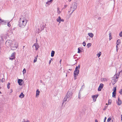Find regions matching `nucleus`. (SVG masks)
I'll return each mask as SVG.
<instances>
[{
	"instance_id": "52",
	"label": "nucleus",
	"mask_w": 122,
	"mask_h": 122,
	"mask_svg": "<svg viewBox=\"0 0 122 122\" xmlns=\"http://www.w3.org/2000/svg\"><path fill=\"white\" fill-rule=\"evenodd\" d=\"M72 10V9H71L70 10L68 11L69 12H71Z\"/></svg>"
},
{
	"instance_id": "63",
	"label": "nucleus",
	"mask_w": 122,
	"mask_h": 122,
	"mask_svg": "<svg viewBox=\"0 0 122 122\" xmlns=\"http://www.w3.org/2000/svg\"><path fill=\"white\" fill-rule=\"evenodd\" d=\"M1 79H0V82H1Z\"/></svg>"
},
{
	"instance_id": "26",
	"label": "nucleus",
	"mask_w": 122,
	"mask_h": 122,
	"mask_svg": "<svg viewBox=\"0 0 122 122\" xmlns=\"http://www.w3.org/2000/svg\"><path fill=\"white\" fill-rule=\"evenodd\" d=\"M38 56L37 55V56H36V57H35L34 60V62L35 63L36 62L37 60V57H38Z\"/></svg>"
},
{
	"instance_id": "44",
	"label": "nucleus",
	"mask_w": 122,
	"mask_h": 122,
	"mask_svg": "<svg viewBox=\"0 0 122 122\" xmlns=\"http://www.w3.org/2000/svg\"><path fill=\"white\" fill-rule=\"evenodd\" d=\"M106 119H107V117H105L104 119V122H105L106 120Z\"/></svg>"
},
{
	"instance_id": "40",
	"label": "nucleus",
	"mask_w": 122,
	"mask_h": 122,
	"mask_svg": "<svg viewBox=\"0 0 122 122\" xmlns=\"http://www.w3.org/2000/svg\"><path fill=\"white\" fill-rule=\"evenodd\" d=\"M107 107H108V106H107H107H105V108H104L103 109V110H106V109L107 108Z\"/></svg>"
},
{
	"instance_id": "43",
	"label": "nucleus",
	"mask_w": 122,
	"mask_h": 122,
	"mask_svg": "<svg viewBox=\"0 0 122 122\" xmlns=\"http://www.w3.org/2000/svg\"><path fill=\"white\" fill-rule=\"evenodd\" d=\"M119 92L121 94H122V89L120 90Z\"/></svg>"
},
{
	"instance_id": "10",
	"label": "nucleus",
	"mask_w": 122,
	"mask_h": 122,
	"mask_svg": "<svg viewBox=\"0 0 122 122\" xmlns=\"http://www.w3.org/2000/svg\"><path fill=\"white\" fill-rule=\"evenodd\" d=\"M33 46H35L36 50V51L38 49V48L39 47V46L38 44L37 43H35L33 45L32 47H33Z\"/></svg>"
},
{
	"instance_id": "48",
	"label": "nucleus",
	"mask_w": 122,
	"mask_h": 122,
	"mask_svg": "<svg viewBox=\"0 0 122 122\" xmlns=\"http://www.w3.org/2000/svg\"><path fill=\"white\" fill-rule=\"evenodd\" d=\"M61 59L60 60V61H59L60 63V64H61Z\"/></svg>"
},
{
	"instance_id": "55",
	"label": "nucleus",
	"mask_w": 122,
	"mask_h": 122,
	"mask_svg": "<svg viewBox=\"0 0 122 122\" xmlns=\"http://www.w3.org/2000/svg\"><path fill=\"white\" fill-rule=\"evenodd\" d=\"M24 120V121L22 122H26V121L25 120Z\"/></svg>"
},
{
	"instance_id": "22",
	"label": "nucleus",
	"mask_w": 122,
	"mask_h": 122,
	"mask_svg": "<svg viewBox=\"0 0 122 122\" xmlns=\"http://www.w3.org/2000/svg\"><path fill=\"white\" fill-rule=\"evenodd\" d=\"M7 21H8L7 20H2V22H4V24H6V23H7Z\"/></svg>"
},
{
	"instance_id": "51",
	"label": "nucleus",
	"mask_w": 122,
	"mask_h": 122,
	"mask_svg": "<svg viewBox=\"0 0 122 122\" xmlns=\"http://www.w3.org/2000/svg\"><path fill=\"white\" fill-rule=\"evenodd\" d=\"M121 120L122 121V115H121Z\"/></svg>"
},
{
	"instance_id": "31",
	"label": "nucleus",
	"mask_w": 122,
	"mask_h": 122,
	"mask_svg": "<svg viewBox=\"0 0 122 122\" xmlns=\"http://www.w3.org/2000/svg\"><path fill=\"white\" fill-rule=\"evenodd\" d=\"M81 52V51L80 49V48H78V53H80Z\"/></svg>"
},
{
	"instance_id": "5",
	"label": "nucleus",
	"mask_w": 122,
	"mask_h": 122,
	"mask_svg": "<svg viewBox=\"0 0 122 122\" xmlns=\"http://www.w3.org/2000/svg\"><path fill=\"white\" fill-rule=\"evenodd\" d=\"M80 65H79L78 66H76L75 70L74 72V74H78L79 72V69H80Z\"/></svg>"
},
{
	"instance_id": "33",
	"label": "nucleus",
	"mask_w": 122,
	"mask_h": 122,
	"mask_svg": "<svg viewBox=\"0 0 122 122\" xmlns=\"http://www.w3.org/2000/svg\"><path fill=\"white\" fill-rule=\"evenodd\" d=\"M26 70L25 68H24L23 69V74L25 73H26Z\"/></svg>"
},
{
	"instance_id": "30",
	"label": "nucleus",
	"mask_w": 122,
	"mask_h": 122,
	"mask_svg": "<svg viewBox=\"0 0 122 122\" xmlns=\"http://www.w3.org/2000/svg\"><path fill=\"white\" fill-rule=\"evenodd\" d=\"M116 90H117L116 87H114V88H113L114 91L113 92H116Z\"/></svg>"
},
{
	"instance_id": "34",
	"label": "nucleus",
	"mask_w": 122,
	"mask_h": 122,
	"mask_svg": "<svg viewBox=\"0 0 122 122\" xmlns=\"http://www.w3.org/2000/svg\"><path fill=\"white\" fill-rule=\"evenodd\" d=\"M101 52H100L99 53H98L97 55V56H98V57H99L101 55Z\"/></svg>"
},
{
	"instance_id": "24",
	"label": "nucleus",
	"mask_w": 122,
	"mask_h": 122,
	"mask_svg": "<svg viewBox=\"0 0 122 122\" xmlns=\"http://www.w3.org/2000/svg\"><path fill=\"white\" fill-rule=\"evenodd\" d=\"M10 83L8 82L7 84V88L8 89H9L10 87Z\"/></svg>"
},
{
	"instance_id": "13",
	"label": "nucleus",
	"mask_w": 122,
	"mask_h": 122,
	"mask_svg": "<svg viewBox=\"0 0 122 122\" xmlns=\"http://www.w3.org/2000/svg\"><path fill=\"white\" fill-rule=\"evenodd\" d=\"M23 81V80L22 79H18V82L19 85H22V82Z\"/></svg>"
},
{
	"instance_id": "49",
	"label": "nucleus",
	"mask_w": 122,
	"mask_h": 122,
	"mask_svg": "<svg viewBox=\"0 0 122 122\" xmlns=\"http://www.w3.org/2000/svg\"><path fill=\"white\" fill-rule=\"evenodd\" d=\"M51 60H50L49 61V64H50L51 63Z\"/></svg>"
},
{
	"instance_id": "1",
	"label": "nucleus",
	"mask_w": 122,
	"mask_h": 122,
	"mask_svg": "<svg viewBox=\"0 0 122 122\" xmlns=\"http://www.w3.org/2000/svg\"><path fill=\"white\" fill-rule=\"evenodd\" d=\"M72 93L71 90H69L67 93V95L64 99V102L62 103V105H63L64 102L66 104L67 102L69 101L72 98Z\"/></svg>"
},
{
	"instance_id": "36",
	"label": "nucleus",
	"mask_w": 122,
	"mask_h": 122,
	"mask_svg": "<svg viewBox=\"0 0 122 122\" xmlns=\"http://www.w3.org/2000/svg\"><path fill=\"white\" fill-rule=\"evenodd\" d=\"M119 36L121 37H122V31L119 34Z\"/></svg>"
},
{
	"instance_id": "38",
	"label": "nucleus",
	"mask_w": 122,
	"mask_h": 122,
	"mask_svg": "<svg viewBox=\"0 0 122 122\" xmlns=\"http://www.w3.org/2000/svg\"><path fill=\"white\" fill-rule=\"evenodd\" d=\"M83 45L84 46H85L86 45V43L85 41H84L83 43Z\"/></svg>"
},
{
	"instance_id": "8",
	"label": "nucleus",
	"mask_w": 122,
	"mask_h": 122,
	"mask_svg": "<svg viewBox=\"0 0 122 122\" xmlns=\"http://www.w3.org/2000/svg\"><path fill=\"white\" fill-rule=\"evenodd\" d=\"M15 52H13L11 55L10 56V60H12L15 59Z\"/></svg>"
},
{
	"instance_id": "46",
	"label": "nucleus",
	"mask_w": 122,
	"mask_h": 122,
	"mask_svg": "<svg viewBox=\"0 0 122 122\" xmlns=\"http://www.w3.org/2000/svg\"><path fill=\"white\" fill-rule=\"evenodd\" d=\"M101 17H99L98 18V20H101Z\"/></svg>"
},
{
	"instance_id": "47",
	"label": "nucleus",
	"mask_w": 122,
	"mask_h": 122,
	"mask_svg": "<svg viewBox=\"0 0 122 122\" xmlns=\"http://www.w3.org/2000/svg\"><path fill=\"white\" fill-rule=\"evenodd\" d=\"M116 49H119V48H118V47L117 46V45L116 46Z\"/></svg>"
},
{
	"instance_id": "15",
	"label": "nucleus",
	"mask_w": 122,
	"mask_h": 122,
	"mask_svg": "<svg viewBox=\"0 0 122 122\" xmlns=\"http://www.w3.org/2000/svg\"><path fill=\"white\" fill-rule=\"evenodd\" d=\"M24 95L23 94L22 92L21 93L20 95L19 96V97H20L21 98H23L24 97Z\"/></svg>"
},
{
	"instance_id": "18",
	"label": "nucleus",
	"mask_w": 122,
	"mask_h": 122,
	"mask_svg": "<svg viewBox=\"0 0 122 122\" xmlns=\"http://www.w3.org/2000/svg\"><path fill=\"white\" fill-rule=\"evenodd\" d=\"M121 41L120 40L118 39L117 41L116 44L117 45H118L120 44L121 43Z\"/></svg>"
},
{
	"instance_id": "41",
	"label": "nucleus",
	"mask_w": 122,
	"mask_h": 122,
	"mask_svg": "<svg viewBox=\"0 0 122 122\" xmlns=\"http://www.w3.org/2000/svg\"><path fill=\"white\" fill-rule=\"evenodd\" d=\"M111 119L110 118H109L107 120V122H109L111 120Z\"/></svg>"
},
{
	"instance_id": "7",
	"label": "nucleus",
	"mask_w": 122,
	"mask_h": 122,
	"mask_svg": "<svg viewBox=\"0 0 122 122\" xmlns=\"http://www.w3.org/2000/svg\"><path fill=\"white\" fill-rule=\"evenodd\" d=\"M77 4L76 2H74L72 4V5L71 7V8H72L73 10H75L77 8Z\"/></svg>"
},
{
	"instance_id": "39",
	"label": "nucleus",
	"mask_w": 122,
	"mask_h": 122,
	"mask_svg": "<svg viewBox=\"0 0 122 122\" xmlns=\"http://www.w3.org/2000/svg\"><path fill=\"white\" fill-rule=\"evenodd\" d=\"M72 12H71L70 14V16H71V15L73 13V12L75 10H73V9H72Z\"/></svg>"
},
{
	"instance_id": "45",
	"label": "nucleus",
	"mask_w": 122,
	"mask_h": 122,
	"mask_svg": "<svg viewBox=\"0 0 122 122\" xmlns=\"http://www.w3.org/2000/svg\"><path fill=\"white\" fill-rule=\"evenodd\" d=\"M109 37H110L111 36V33H109Z\"/></svg>"
},
{
	"instance_id": "3",
	"label": "nucleus",
	"mask_w": 122,
	"mask_h": 122,
	"mask_svg": "<svg viewBox=\"0 0 122 122\" xmlns=\"http://www.w3.org/2000/svg\"><path fill=\"white\" fill-rule=\"evenodd\" d=\"M5 45L7 47H10L13 43L12 41L10 40H8L5 42Z\"/></svg>"
},
{
	"instance_id": "9",
	"label": "nucleus",
	"mask_w": 122,
	"mask_h": 122,
	"mask_svg": "<svg viewBox=\"0 0 122 122\" xmlns=\"http://www.w3.org/2000/svg\"><path fill=\"white\" fill-rule=\"evenodd\" d=\"M98 95H95L92 96V97L93 98V102H95L96 101V99L98 97Z\"/></svg>"
},
{
	"instance_id": "28",
	"label": "nucleus",
	"mask_w": 122,
	"mask_h": 122,
	"mask_svg": "<svg viewBox=\"0 0 122 122\" xmlns=\"http://www.w3.org/2000/svg\"><path fill=\"white\" fill-rule=\"evenodd\" d=\"M57 12L58 14H60L61 13V11L59 10V8H57Z\"/></svg>"
},
{
	"instance_id": "64",
	"label": "nucleus",
	"mask_w": 122,
	"mask_h": 122,
	"mask_svg": "<svg viewBox=\"0 0 122 122\" xmlns=\"http://www.w3.org/2000/svg\"><path fill=\"white\" fill-rule=\"evenodd\" d=\"M111 39L110 38H109V40H110Z\"/></svg>"
},
{
	"instance_id": "2",
	"label": "nucleus",
	"mask_w": 122,
	"mask_h": 122,
	"mask_svg": "<svg viewBox=\"0 0 122 122\" xmlns=\"http://www.w3.org/2000/svg\"><path fill=\"white\" fill-rule=\"evenodd\" d=\"M27 22V21L25 18H20L19 21V26L20 27H23L26 25Z\"/></svg>"
},
{
	"instance_id": "54",
	"label": "nucleus",
	"mask_w": 122,
	"mask_h": 122,
	"mask_svg": "<svg viewBox=\"0 0 122 122\" xmlns=\"http://www.w3.org/2000/svg\"><path fill=\"white\" fill-rule=\"evenodd\" d=\"M26 122H29V120H27L26 121Z\"/></svg>"
},
{
	"instance_id": "62",
	"label": "nucleus",
	"mask_w": 122,
	"mask_h": 122,
	"mask_svg": "<svg viewBox=\"0 0 122 122\" xmlns=\"http://www.w3.org/2000/svg\"><path fill=\"white\" fill-rule=\"evenodd\" d=\"M69 72L68 71H67V74L69 73Z\"/></svg>"
},
{
	"instance_id": "23",
	"label": "nucleus",
	"mask_w": 122,
	"mask_h": 122,
	"mask_svg": "<svg viewBox=\"0 0 122 122\" xmlns=\"http://www.w3.org/2000/svg\"><path fill=\"white\" fill-rule=\"evenodd\" d=\"M41 30H43L44 29V28L45 27L44 25H41Z\"/></svg>"
},
{
	"instance_id": "27",
	"label": "nucleus",
	"mask_w": 122,
	"mask_h": 122,
	"mask_svg": "<svg viewBox=\"0 0 122 122\" xmlns=\"http://www.w3.org/2000/svg\"><path fill=\"white\" fill-rule=\"evenodd\" d=\"M91 43H88L87 45V46L88 48H89L90 46H91Z\"/></svg>"
},
{
	"instance_id": "17",
	"label": "nucleus",
	"mask_w": 122,
	"mask_h": 122,
	"mask_svg": "<svg viewBox=\"0 0 122 122\" xmlns=\"http://www.w3.org/2000/svg\"><path fill=\"white\" fill-rule=\"evenodd\" d=\"M88 35L91 38L93 36V34L91 33H88Z\"/></svg>"
},
{
	"instance_id": "42",
	"label": "nucleus",
	"mask_w": 122,
	"mask_h": 122,
	"mask_svg": "<svg viewBox=\"0 0 122 122\" xmlns=\"http://www.w3.org/2000/svg\"><path fill=\"white\" fill-rule=\"evenodd\" d=\"M67 6V5H65L64 7L62 9H65L66 8Z\"/></svg>"
},
{
	"instance_id": "58",
	"label": "nucleus",
	"mask_w": 122,
	"mask_h": 122,
	"mask_svg": "<svg viewBox=\"0 0 122 122\" xmlns=\"http://www.w3.org/2000/svg\"><path fill=\"white\" fill-rule=\"evenodd\" d=\"M118 49H116V51H117H117H118Z\"/></svg>"
},
{
	"instance_id": "50",
	"label": "nucleus",
	"mask_w": 122,
	"mask_h": 122,
	"mask_svg": "<svg viewBox=\"0 0 122 122\" xmlns=\"http://www.w3.org/2000/svg\"><path fill=\"white\" fill-rule=\"evenodd\" d=\"M95 122H98V120L97 119H95Z\"/></svg>"
},
{
	"instance_id": "12",
	"label": "nucleus",
	"mask_w": 122,
	"mask_h": 122,
	"mask_svg": "<svg viewBox=\"0 0 122 122\" xmlns=\"http://www.w3.org/2000/svg\"><path fill=\"white\" fill-rule=\"evenodd\" d=\"M103 84L102 83L100 84L98 88V91H100L103 87Z\"/></svg>"
},
{
	"instance_id": "61",
	"label": "nucleus",
	"mask_w": 122,
	"mask_h": 122,
	"mask_svg": "<svg viewBox=\"0 0 122 122\" xmlns=\"http://www.w3.org/2000/svg\"><path fill=\"white\" fill-rule=\"evenodd\" d=\"M72 70V69H69V70Z\"/></svg>"
},
{
	"instance_id": "29",
	"label": "nucleus",
	"mask_w": 122,
	"mask_h": 122,
	"mask_svg": "<svg viewBox=\"0 0 122 122\" xmlns=\"http://www.w3.org/2000/svg\"><path fill=\"white\" fill-rule=\"evenodd\" d=\"M10 22L9 21L7 22V25L9 27H10L11 26L10 24Z\"/></svg>"
},
{
	"instance_id": "57",
	"label": "nucleus",
	"mask_w": 122,
	"mask_h": 122,
	"mask_svg": "<svg viewBox=\"0 0 122 122\" xmlns=\"http://www.w3.org/2000/svg\"><path fill=\"white\" fill-rule=\"evenodd\" d=\"M71 0H69V2H70Z\"/></svg>"
},
{
	"instance_id": "60",
	"label": "nucleus",
	"mask_w": 122,
	"mask_h": 122,
	"mask_svg": "<svg viewBox=\"0 0 122 122\" xmlns=\"http://www.w3.org/2000/svg\"><path fill=\"white\" fill-rule=\"evenodd\" d=\"M67 73H66V76H67Z\"/></svg>"
},
{
	"instance_id": "25",
	"label": "nucleus",
	"mask_w": 122,
	"mask_h": 122,
	"mask_svg": "<svg viewBox=\"0 0 122 122\" xmlns=\"http://www.w3.org/2000/svg\"><path fill=\"white\" fill-rule=\"evenodd\" d=\"M74 74V78L75 80H76V76L78 74H74Z\"/></svg>"
},
{
	"instance_id": "56",
	"label": "nucleus",
	"mask_w": 122,
	"mask_h": 122,
	"mask_svg": "<svg viewBox=\"0 0 122 122\" xmlns=\"http://www.w3.org/2000/svg\"><path fill=\"white\" fill-rule=\"evenodd\" d=\"M13 92V90L12 89L11 90V92Z\"/></svg>"
},
{
	"instance_id": "53",
	"label": "nucleus",
	"mask_w": 122,
	"mask_h": 122,
	"mask_svg": "<svg viewBox=\"0 0 122 122\" xmlns=\"http://www.w3.org/2000/svg\"><path fill=\"white\" fill-rule=\"evenodd\" d=\"M2 20L1 19H0V24L2 22Z\"/></svg>"
},
{
	"instance_id": "59",
	"label": "nucleus",
	"mask_w": 122,
	"mask_h": 122,
	"mask_svg": "<svg viewBox=\"0 0 122 122\" xmlns=\"http://www.w3.org/2000/svg\"><path fill=\"white\" fill-rule=\"evenodd\" d=\"M52 59H53V58L52 59V58H51V60H51H51H52Z\"/></svg>"
},
{
	"instance_id": "6",
	"label": "nucleus",
	"mask_w": 122,
	"mask_h": 122,
	"mask_svg": "<svg viewBox=\"0 0 122 122\" xmlns=\"http://www.w3.org/2000/svg\"><path fill=\"white\" fill-rule=\"evenodd\" d=\"M119 73L118 74H116L113 77V78L112 80H114V83L113 84H114L117 81V80H116V79H117L119 77Z\"/></svg>"
},
{
	"instance_id": "4",
	"label": "nucleus",
	"mask_w": 122,
	"mask_h": 122,
	"mask_svg": "<svg viewBox=\"0 0 122 122\" xmlns=\"http://www.w3.org/2000/svg\"><path fill=\"white\" fill-rule=\"evenodd\" d=\"M18 46V44L17 42H15V43L12 44L10 48L11 50H14L16 49Z\"/></svg>"
},
{
	"instance_id": "21",
	"label": "nucleus",
	"mask_w": 122,
	"mask_h": 122,
	"mask_svg": "<svg viewBox=\"0 0 122 122\" xmlns=\"http://www.w3.org/2000/svg\"><path fill=\"white\" fill-rule=\"evenodd\" d=\"M112 97H113L115 98L116 95V92H112Z\"/></svg>"
},
{
	"instance_id": "19",
	"label": "nucleus",
	"mask_w": 122,
	"mask_h": 122,
	"mask_svg": "<svg viewBox=\"0 0 122 122\" xmlns=\"http://www.w3.org/2000/svg\"><path fill=\"white\" fill-rule=\"evenodd\" d=\"M55 53V52L54 51H51V56L52 57H53L54 56Z\"/></svg>"
},
{
	"instance_id": "16",
	"label": "nucleus",
	"mask_w": 122,
	"mask_h": 122,
	"mask_svg": "<svg viewBox=\"0 0 122 122\" xmlns=\"http://www.w3.org/2000/svg\"><path fill=\"white\" fill-rule=\"evenodd\" d=\"M40 92L38 90V89L36 91V97H37L39 95V93H40Z\"/></svg>"
},
{
	"instance_id": "20",
	"label": "nucleus",
	"mask_w": 122,
	"mask_h": 122,
	"mask_svg": "<svg viewBox=\"0 0 122 122\" xmlns=\"http://www.w3.org/2000/svg\"><path fill=\"white\" fill-rule=\"evenodd\" d=\"M53 0H48L46 3L49 5L50 3L52 2Z\"/></svg>"
},
{
	"instance_id": "32",
	"label": "nucleus",
	"mask_w": 122,
	"mask_h": 122,
	"mask_svg": "<svg viewBox=\"0 0 122 122\" xmlns=\"http://www.w3.org/2000/svg\"><path fill=\"white\" fill-rule=\"evenodd\" d=\"M81 94L80 93V92H79V93L78 98L79 99H81Z\"/></svg>"
},
{
	"instance_id": "11",
	"label": "nucleus",
	"mask_w": 122,
	"mask_h": 122,
	"mask_svg": "<svg viewBox=\"0 0 122 122\" xmlns=\"http://www.w3.org/2000/svg\"><path fill=\"white\" fill-rule=\"evenodd\" d=\"M56 21L57 22H58L61 21L63 22L64 21V20L63 19H61V17L59 16L58 17V18L56 19Z\"/></svg>"
},
{
	"instance_id": "14",
	"label": "nucleus",
	"mask_w": 122,
	"mask_h": 122,
	"mask_svg": "<svg viewBox=\"0 0 122 122\" xmlns=\"http://www.w3.org/2000/svg\"><path fill=\"white\" fill-rule=\"evenodd\" d=\"M117 105H120L122 103V101L120 99L119 97L118 99Z\"/></svg>"
},
{
	"instance_id": "37",
	"label": "nucleus",
	"mask_w": 122,
	"mask_h": 122,
	"mask_svg": "<svg viewBox=\"0 0 122 122\" xmlns=\"http://www.w3.org/2000/svg\"><path fill=\"white\" fill-rule=\"evenodd\" d=\"M111 100H110V99L109 100H108V104H109V105L111 103Z\"/></svg>"
},
{
	"instance_id": "35",
	"label": "nucleus",
	"mask_w": 122,
	"mask_h": 122,
	"mask_svg": "<svg viewBox=\"0 0 122 122\" xmlns=\"http://www.w3.org/2000/svg\"><path fill=\"white\" fill-rule=\"evenodd\" d=\"M5 81V79L4 78H2L1 80V82H4Z\"/></svg>"
}]
</instances>
